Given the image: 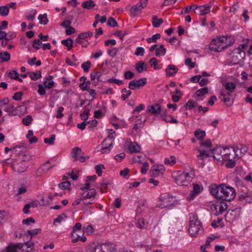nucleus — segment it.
I'll return each instance as SVG.
<instances>
[{"instance_id": "f257e3e1", "label": "nucleus", "mask_w": 252, "mask_h": 252, "mask_svg": "<svg viewBox=\"0 0 252 252\" xmlns=\"http://www.w3.org/2000/svg\"><path fill=\"white\" fill-rule=\"evenodd\" d=\"M188 231L190 236L195 237L203 232V228L200 221L196 214H191L190 217Z\"/></svg>"}, {"instance_id": "f03ea898", "label": "nucleus", "mask_w": 252, "mask_h": 252, "mask_svg": "<svg viewBox=\"0 0 252 252\" xmlns=\"http://www.w3.org/2000/svg\"><path fill=\"white\" fill-rule=\"evenodd\" d=\"M235 196L236 191L233 188L226 185H222V188H220V195L219 196L220 200L230 201L233 200Z\"/></svg>"}, {"instance_id": "7ed1b4c3", "label": "nucleus", "mask_w": 252, "mask_h": 252, "mask_svg": "<svg viewBox=\"0 0 252 252\" xmlns=\"http://www.w3.org/2000/svg\"><path fill=\"white\" fill-rule=\"evenodd\" d=\"M30 159V157L25 152H19L17 155V161H18L17 163L18 172L23 173L27 170L29 167L28 161Z\"/></svg>"}, {"instance_id": "20e7f679", "label": "nucleus", "mask_w": 252, "mask_h": 252, "mask_svg": "<svg viewBox=\"0 0 252 252\" xmlns=\"http://www.w3.org/2000/svg\"><path fill=\"white\" fill-rule=\"evenodd\" d=\"M174 203V199L172 196L168 193L160 194L158 200V207L161 209L172 206Z\"/></svg>"}, {"instance_id": "39448f33", "label": "nucleus", "mask_w": 252, "mask_h": 252, "mask_svg": "<svg viewBox=\"0 0 252 252\" xmlns=\"http://www.w3.org/2000/svg\"><path fill=\"white\" fill-rule=\"evenodd\" d=\"M209 49L216 52H220L225 49L220 36H217L211 41L209 45Z\"/></svg>"}, {"instance_id": "423d86ee", "label": "nucleus", "mask_w": 252, "mask_h": 252, "mask_svg": "<svg viewBox=\"0 0 252 252\" xmlns=\"http://www.w3.org/2000/svg\"><path fill=\"white\" fill-rule=\"evenodd\" d=\"M239 147H224L223 149V160H228L229 158H236L239 156L238 154Z\"/></svg>"}, {"instance_id": "0eeeda50", "label": "nucleus", "mask_w": 252, "mask_h": 252, "mask_svg": "<svg viewBox=\"0 0 252 252\" xmlns=\"http://www.w3.org/2000/svg\"><path fill=\"white\" fill-rule=\"evenodd\" d=\"M191 177L188 173L182 172L175 178V181L177 184L180 186H188L191 182Z\"/></svg>"}, {"instance_id": "6e6552de", "label": "nucleus", "mask_w": 252, "mask_h": 252, "mask_svg": "<svg viewBox=\"0 0 252 252\" xmlns=\"http://www.w3.org/2000/svg\"><path fill=\"white\" fill-rule=\"evenodd\" d=\"M148 0H140L136 4L132 6L130 9V15L132 16H136L141 13V10L147 6Z\"/></svg>"}, {"instance_id": "1a4fd4ad", "label": "nucleus", "mask_w": 252, "mask_h": 252, "mask_svg": "<svg viewBox=\"0 0 252 252\" xmlns=\"http://www.w3.org/2000/svg\"><path fill=\"white\" fill-rule=\"evenodd\" d=\"M82 228V224L80 222L76 223L75 225L73 227L72 231L71 233V237L72 238V243H75L77 242L79 240L83 242H85L87 240L86 237H81L79 234H76V236L75 235L76 232L80 231Z\"/></svg>"}, {"instance_id": "9d476101", "label": "nucleus", "mask_w": 252, "mask_h": 252, "mask_svg": "<svg viewBox=\"0 0 252 252\" xmlns=\"http://www.w3.org/2000/svg\"><path fill=\"white\" fill-rule=\"evenodd\" d=\"M147 78H142L139 80H133L131 81L128 84V88L130 90H135L143 87L147 84Z\"/></svg>"}, {"instance_id": "9b49d317", "label": "nucleus", "mask_w": 252, "mask_h": 252, "mask_svg": "<svg viewBox=\"0 0 252 252\" xmlns=\"http://www.w3.org/2000/svg\"><path fill=\"white\" fill-rule=\"evenodd\" d=\"M165 171L164 166L162 164H156L153 166L150 170L151 176L157 177L163 174Z\"/></svg>"}, {"instance_id": "f8f14e48", "label": "nucleus", "mask_w": 252, "mask_h": 252, "mask_svg": "<svg viewBox=\"0 0 252 252\" xmlns=\"http://www.w3.org/2000/svg\"><path fill=\"white\" fill-rule=\"evenodd\" d=\"M224 148V147L220 146L212 149V154L215 160L220 162L223 161L222 153L223 151Z\"/></svg>"}, {"instance_id": "ddd939ff", "label": "nucleus", "mask_w": 252, "mask_h": 252, "mask_svg": "<svg viewBox=\"0 0 252 252\" xmlns=\"http://www.w3.org/2000/svg\"><path fill=\"white\" fill-rule=\"evenodd\" d=\"M245 56V53L240 48H238L236 51L233 53L232 56V61L233 64H237L240 62Z\"/></svg>"}, {"instance_id": "4468645a", "label": "nucleus", "mask_w": 252, "mask_h": 252, "mask_svg": "<svg viewBox=\"0 0 252 252\" xmlns=\"http://www.w3.org/2000/svg\"><path fill=\"white\" fill-rule=\"evenodd\" d=\"M218 202L215 206V210H216V215L222 214L228 208L227 204L224 202V200H218Z\"/></svg>"}, {"instance_id": "2eb2a0df", "label": "nucleus", "mask_w": 252, "mask_h": 252, "mask_svg": "<svg viewBox=\"0 0 252 252\" xmlns=\"http://www.w3.org/2000/svg\"><path fill=\"white\" fill-rule=\"evenodd\" d=\"M222 185L219 186L215 184H212L209 187V190L211 194L214 196L218 200H220L219 196L220 195V188H222Z\"/></svg>"}, {"instance_id": "dca6fc26", "label": "nucleus", "mask_w": 252, "mask_h": 252, "mask_svg": "<svg viewBox=\"0 0 252 252\" xmlns=\"http://www.w3.org/2000/svg\"><path fill=\"white\" fill-rule=\"evenodd\" d=\"M243 192L240 194L238 196V200L244 203L251 202L252 200L251 193L247 191V189L245 187H243Z\"/></svg>"}, {"instance_id": "f3484780", "label": "nucleus", "mask_w": 252, "mask_h": 252, "mask_svg": "<svg viewBox=\"0 0 252 252\" xmlns=\"http://www.w3.org/2000/svg\"><path fill=\"white\" fill-rule=\"evenodd\" d=\"M220 38L222 40L223 47H224L225 49L231 46L235 41L234 37L231 35L220 36Z\"/></svg>"}, {"instance_id": "a211bd4d", "label": "nucleus", "mask_w": 252, "mask_h": 252, "mask_svg": "<svg viewBox=\"0 0 252 252\" xmlns=\"http://www.w3.org/2000/svg\"><path fill=\"white\" fill-rule=\"evenodd\" d=\"M202 190L200 185L198 184H193V190L190 191L187 199L189 201L193 200L194 197L199 193Z\"/></svg>"}, {"instance_id": "6ab92c4d", "label": "nucleus", "mask_w": 252, "mask_h": 252, "mask_svg": "<svg viewBox=\"0 0 252 252\" xmlns=\"http://www.w3.org/2000/svg\"><path fill=\"white\" fill-rule=\"evenodd\" d=\"M96 195V190L92 188L89 190L84 191L82 194V199H86L94 198Z\"/></svg>"}, {"instance_id": "aec40b11", "label": "nucleus", "mask_w": 252, "mask_h": 252, "mask_svg": "<svg viewBox=\"0 0 252 252\" xmlns=\"http://www.w3.org/2000/svg\"><path fill=\"white\" fill-rule=\"evenodd\" d=\"M148 111L154 115L160 114L161 112V107L158 103H155L149 106Z\"/></svg>"}, {"instance_id": "412c9836", "label": "nucleus", "mask_w": 252, "mask_h": 252, "mask_svg": "<svg viewBox=\"0 0 252 252\" xmlns=\"http://www.w3.org/2000/svg\"><path fill=\"white\" fill-rule=\"evenodd\" d=\"M166 72V76L167 77H170L174 76L176 73L178 71V68L173 64H169L165 69Z\"/></svg>"}, {"instance_id": "4be33fe9", "label": "nucleus", "mask_w": 252, "mask_h": 252, "mask_svg": "<svg viewBox=\"0 0 252 252\" xmlns=\"http://www.w3.org/2000/svg\"><path fill=\"white\" fill-rule=\"evenodd\" d=\"M82 150L80 148L75 147L73 148L71 151V155L73 158V161L76 162L79 158V156L81 154Z\"/></svg>"}, {"instance_id": "5701e85b", "label": "nucleus", "mask_w": 252, "mask_h": 252, "mask_svg": "<svg viewBox=\"0 0 252 252\" xmlns=\"http://www.w3.org/2000/svg\"><path fill=\"white\" fill-rule=\"evenodd\" d=\"M128 150L130 153H137L140 152L141 147L136 142H131L128 145Z\"/></svg>"}, {"instance_id": "b1692460", "label": "nucleus", "mask_w": 252, "mask_h": 252, "mask_svg": "<svg viewBox=\"0 0 252 252\" xmlns=\"http://www.w3.org/2000/svg\"><path fill=\"white\" fill-rule=\"evenodd\" d=\"M231 93H229L228 91H221L220 92V95L219 98L221 99L224 102L227 103L230 102V96L231 95Z\"/></svg>"}, {"instance_id": "393cba45", "label": "nucleus", "mask_w": 252, "mask_h": 252, "mask_svg": "<svg viewBox=\"0 0 252 252\" xmlns=\"http://www.w3.org/2000/svg\"><path fill=\"white\" fill-rule=\"evenodd\" d=\"M101 248V252H115L116 251L112 243L102 244Z\"/></svg>"}, {"instance_id": "a878e982", "label": "nucleus", "mask_w": 252, "mask_h": 252, "mask_svg": "<svg viewBox=\"0 0 252 252\" xmlns=\"http://www.w3.org/2000/svg\"><path fill=\"white\" fill-rule=\"evenodd\" d=\"M166 110H165L161 115V116L163 118L162 119L163 121L170 123L177 124L178 123V121L176 119H175L172 116L166 115Z\"/></svg>"}, {"instance_id": "bb28decb", "label": "nucleus", "mask_w": 252, "mask_h": 252, "mask_svg": "<svg viewBox=\"0 0 252 252\" xmlns=\"http://www.w3.org/2000/svg\"><path fill=\"white\" fill-rule=\"evenodd\" d=\"M111 183L108 180L104 179L101 181L100 185V190L102 193L106 192V189L108 188V185H110Z\"/></svg>"}, {"instance_id": "cd10ccee", "label": "nucleus", "mask_w": 252, "mask_h": 252, "mask_svg": "<svg viewBox=\"0 0 252 252\" xmlns=\"http://www.w3.org/2000/svg\"><path fill=\"white\" fill-rule=\"evenodd\" d=\"M135 68L138 73H142L147 70V64L144 62H139L136 64Z\"/></svg>"}, {"instance_id": "c85d7f7f", "label": "nucleus", "mask_w": 252, "mask_h": 252, "mask_svg": "<svg viewBox=\"0 0 252 252\" xmlns=\"http://www.w3.org/2000/svg\"><path fill=\"white\" fill-rule=\"evenodd\" d=\"M53 77V76L49 75L46 77V80L44 82V85L45 87L47 89H51L54 86V82L52 81Z\"/></svg>"}, {"instance_id": "c756f323", "label": "nucleus", "mask_w": 252, "mask_h": 252, "mask_svg": "<svg viewBox=\"0 0 252 252\" xmlns=\"http://www.w3.org/2000/svg\"><path fill=\"white\" fill-rule=\"evenodd\" d=\"M194 135L196 138L198 139V140L202 141L204 139L206 136V132L205 131L203 130L198 129L194 131Z\"/></svg>"}, {"instance_id": "7c9ffc66", "label": "nucleus", "mask_w": 252, "mask_h": 252, "mask_svg": "<svg viewBox=\"0 0 252 252\" xmlns=\"http://www.w3.org/2000/svg\"><path fill=\"white\" fill-rule=\"evenodd\" d=\"M211 8V7L210 6H200L198 8V11H197V13L201 15L208 14L210 12Z\"/></svg>"}, {"instance_id": "2f4dec72", "label": "nucleus", "mask_w": 252, "mask_h": 252, "mask_svg": "<svg viewBox=\"0 0 252 252\" xmlns=\"http://www.w3.org/2000/svg\"><path fill=\"white\" fill-rule=\"evenodd\" d=\"M166 49L164 48L163 45L161 44L159 46V47L156 49L155 55L157 57H160L161 56H164L166 54Z\"/></svg>"}, {"instance_id": "473e14b6", "label": "nucleus", "mask_w": 252, "mask_h": 252, "mask_svg": "<svg viewBox=\"0 0 252 252\" xmlns=\"http://www.w3.org/2000/svg\"><path fill=\"white\" fill-rule=\"evenodd\" d=\"M95 6V3L93 0H88L84 1L82 3V7L87 9H91Z\"/></svg>"}, {"instance_id": "72a5a7b5", "label": "nucleus", "mask_w": 252, "mask_h": 252, "mask_svg": "<svg viewBox=\"0 0 252 252\" xmlns=\"http://www.w3.org/2000/svg\"><path fill=\"white\" fill-rule=\"evenodd\" d=\"M21 244H17V249H22L24 247H26L27 249H30V251L33 249L34 244L33 242L31 241V240L28 241L27 242H25L24 244H22V246H20Z\"/></svg>"}, {"instance_id": "f704fd0d", "label": "nucleus", "mask_w": 252, "mask_h": 252, "mask_svg": "<svg viewBox=\"0 0 252 252\" xmlns=\"http://www.w3.org/2000/svg\"><path fill=\"white\" fill-rule=\"evenodd\" d=\"M163 20L162 19H158L157 16L155 15L152 17V24L155 28H158L162 23Z\"/></svg>"}, {"instance_id": "c9c22d12", "label": "nucleus", "mask_w": 252, "mask_h": 252, "mask_svg": "<svg viewBox=\"0 0 252 252\" xmlns=\"http://www.w3.org/2000/svg\"><path fill=\"white\" fill-rule=\"evenodd\" d=\"M224 86L227 91L229 93H233L236 88V85L233 82H226Z\"/></svg>"}, {"instance_id": "e433bc0d", "label": "nucleus", "mask_w": 252, "mask_h": 252, "mask_svg": "<svg viewBox=\"0 0 252 252\" xmlns=\"http://www.w3.org/2000/svg\"><path fill=\"white\" fill-rule=\"evenodd\" d=\"M38 19L39 21V23L44 25H47L49 22L46 13L39 14L38 16Z\"/></svg>"}, {"instance_id": "4c0bfd02", "label": "nucleus", "mask_w": 252, "mask_h": 252, "mask_svg": "<svg viewBox=\"0 0 252 252\" xmlns=\"http://www.w3.org/2000/svg\"><path fill=\"white\" fill-rule=\"evenodd\" d=\"M62 44L67 48L68 50H70L73 47V40L70 38H68L66 40H63L61 41Z\"/></svg>"}, {"instance_id": "58836bf2", "label": "nucleus", "mask_w": 252, "mask_h": 252, "mask_svg": "<svg viewBox=\"0 0 252 252\" xmlns=\"http://www.w3.org/2000/svg\"><path fill=\"white\" fill-rule=\"evenodd\" d=\"M28 73L31 79L32 80H37L41 77V72L40 71H38L36 72H29Z\"/></svg>"}, {"instance_id": "ea45409f", "label": "nucleus", "mask_w": 252, "mask_h": 252, "mask_svg": "<svg viewBox=\"0 0 252 252\" xmlns=\"http://www.w3.org/2000/svg\"><path fill=\"white\" fill-rule=\"evenodd\" d=\"M101 75V72L99 71L94 70L91 73V79L92 81H94L96 79L98 81H99V78Z\"/></svg>"}, {"instance_id": "a19ab883", "label": "nucleus", "mask_w": 252, "mask_h": 252, "mask_svg": "<svg viewBox=\"0 0 252 252\" xmlns=\"http://www.w3.org/2000/svg\"><path fill=\"white\" fill-rule=\"evenodd\" d=\"M122 94L121 98L123 100H126L128 97L131 94V91L130 90H126V88H123L122 89Z\"/></svg>"}, {"instance_id": "79ce46f5", "label": "nucleus", "mask_w": 252, "mask_h": 252, "mask_svg": "<svg viewBox=\"0 0 252 252\" xmlns=\"http://www.w3.org/2000/svg\"><path fill=\"white\" fill-rule=\"evenodd\" d=\"M27 111V107L24 104H22L17 107V116H21Z\"/></svg>"}, {"instance_id": "37998d69", "label": "nucleus", "mask_w": 252, "mask_h": 252, "mask_svg": "<svg viewBox=\"0 0 252 252\" xmlns=\"http://www.w3.org/2000/svg\"><path fill=\"white\" fill-rule=\"evenodd\" d=\"M235 158H231L228 160H223L222 161L226 162L225 166L228 168H232L236 165Z\"/></svg>"}, {"instance_id": "c03bdc74", "label": "nucleus", "mask_w": 252, "mask_h": 252, "mask_svg": "<svg viewBox=\"0 0 252 252\" xmlns=\"http://www.w3.org/2000/svg\"><path fill=\"white\" fill-rule=\"evenodd\" d=\"M176 162V158L173 156H171L168 158H165L164 159V163L166 165H173Z\"/></svg>"}, {"instance_id": "a18cd8bd", "label": "nucleus", "mask_w": 252, "mask_h": 252, "mask_svg": "<svg viewBox=\"0 0 252 252\" xmlns=\"http://www.w3.org/2000/svg\"><path fill=\"white\" fill-rule=\"evenodd\" d=\"M10 56L8 52L0 53V62H7L10 60Z\"/></svg>"}, {"instance_id": "49530a36", "label": "nucleus", "mask_w": 252, "mask_h": 252, "mask_svg": "<svg viewBox=\"0 0 252 252\" xmlns=\"http://www.w3.org/2000/svg\"><path fill=\"white\" fill-rule=\"evenodd\" d=\"M37 13V11L34 9H32L30 12L29 14L26 15L27 19L30 21H32L34 18L35 16Z\"/></svg>"}, {"instance_id": "de8ad7c7", "label": "nucleus", "mask_w": 252, "mask_h": 252, "mask_svg": "<svg viewBox=\"0 0 252 252\" xmlns=\"http://www.w3.org/2000/svg\"><path fill=\"white\" fill-rule=\"evenodd\" d=\"M32 116L29 115L22 119V123L24 125L28 126L32 123Z\"/></svg>"}, {"instance_id": "09e8293b", "label": "nucleus", "mask_w": 252, "mask_h": 252, "mask_svg": "<svg viewBox=\"0 0 252 252\" xmlns=\"http://www.w3.org/2000/svg\"><path fill=\"white\" fill-rule=\"evenodd\" d=\"M161 37V35L159 33H156L152 36L151 37L148 38L147 39V41L149 43H151L152 42L156 43L157 40L159 39Z\"/></svg>"}, {"instance_id": "8fccbe9b", "label": "nucleus", "mask_w": 252, "mask_h": 252, "mask_svg": "<svg viewBox=\"0 0 252 252\" xmlns=\"http://www.w3.org/2000/svg\"><path fill=\"white\" fill-rule=\"evenodd\" d=\"M199 154L197 156V157L201 160H203L204 159L210 157V154L206 151L199 150Z\"/></svg>"}, {"instance_id": "3c124183", "label": "nucleus", "mask_w": 252, "mask_h": 252, "mask_svg": "<svg viewBox=\"0 0 252 252\" xmlns=\"http://www.w3.org/2000/svg\"><path fill=\"white\" fill-rule=\"evenodd\" d=\"M9 8L7 6H0V15L2 16H6L9 13Z\"/></svg>"}, {"instance_id": "603ef678", "label": "nucleus", "mask_w": 252, "mask_h": 252, "mask_svg": "<svg viewBox=\"0 0 252 252\" xmlns=\"http://www.w3.org/2000/svg\"><path fill=\"white\" fill-rule=\"evenodd\" d=\"M1 252H16V244H10L3 249Z\"/></svg>"}, {"instance_id": "864d4df0", "label": "nucleus", "mask_w": 252, "mask_h": 252, "mask_svg": "<svg viewBox=\"0 0 252 252\" xmlns=\"http://www.w3.org/2000/svg\"><path fill=\"white\" fill-rule=\"evenodd\" d=\"M91 62L89 61H88L82 64L81 67L84 72H88L89 70V69L91 67Z\"/></svg>"}, {"instance_id": "5fc2aeb1", "label": "nucleus", "mask_w": 252, "mask_h": 252, "mask_svg": "<svg viewBox=\"0 0 252 252\" xmlns=\"http://www.w3.org/2000/svg\"><path fill=\"white\" fill-rule=\"evenodd\" d=\"M49 164V162H46L45 163L43 164L40 168L38 169L37 172L42 173V172H45L48 171L50 168Z\"/></svg>"}, {"instance_id": "6e6d98bb", "label": "nucleus", "mask_w": 252, "mask_h": 252, "mask_svg": "<svg viewBox=\"0 0 252 252\" xmlns=\"http://www.w3.org/2000/svg\"><path fill=\"white\" fill-rule=\"evenodd\" d=\"M41 231V229L40 228H36L32 230H28L26 233H27V235H30L31 238L30 240H31L32 238L33 235H35L38 234H39Z\"/></svg>"}, {"instance_id": "4d7b16f0", "label": "nucleus", "mask_w": 252, "mask_h": 252, "mask_svg": "<svg viewBox=\"0 0 252 252\" xmlns=\"http://www.w3.org/2000/svg\"><path fill=\"white\" fill-rule=\"evenodd\" d=\"M65 218H66V216L64 213H62L58 216L57 218L54 220V225H56V223H60Z\"/></svg>"}, {"instance_id": "13d9d810", "label": "nucleus", "mask_w": 252, "mask_h": 252, "mask_svg": "<svg viewBox=\"0 0 252 252\" xmlns=\"http://www.w3.org/2000/svg\"><path fill=\"white\" fill-rule=\"evenodd\" d=\"M238 147H239L238 151H240V155H239V156L241 157L247 152L248 149L246 146L242 144H240L239 146Z\"/></svg>"}, {"instance_id": "bf43d9fd", "label": "nucleus", "mask_w": 252, "mask_h": 252, "mask_svg": "<svg viewBox=\"0 0 252 252\" xmlns=\"http://www.w3.org/2000/svg\"><path fill=\"white\" fill-rule=\"evenodd\" d=\"M105 168V166L103 164H100L99 165H95V169L96 172L98 176H100L102 174V169Z\"/></svg>"}, {"instance_id": "052dcab7", "label": "nucleus", "mask_w": 252, "mask_h": 252, "mask_svg": "<svg viewBox=\"0 0 252 252\" xmlns=\"http://www.w3.org/2000/svg\"><path fill=\"white\" fill-rule=\"evenodd\" d=\"M208 89L207 87H204L202 89L198 90L196 92V94L198 96H202L205 94L208 93Z\"/></svg>"}, {"instance_id": "680f3d73", "label": "nucleus", "mask_w": 252, "mask_h": 252, "mask_svg": "<svg viewBox=\"0 0 252 252\" xmlns=\"http://www.w3.org/2000/svg\"><path fill=\"white\" fill-rule=\"evenodd\" d=\"M101 244L94 245L89 248V252H101Z\"/></svg>"}, {"instance_id": "e2e57ef3", "label": "nucleus", "mask_w": 252, "mask_h": 252, "mask_svg": "<svg viewBox=\"0 0 252 252\" xmlns=\"http://www.w3.org/2000/svg\"><path fill=\"white\" fill-rule=\"evenodd\" d=\"M107 25L112 27H116L118 26V23L115 18L110 17L108 20Z\"/></svg>"}, {"instance_id": "0e129e2a", "label": "nucleus", "mask_w": 252, "mask_h": 252, "mask_svg": "<svg viewBox=\"0 0 252 252\" xmlns=\"http://www.w3.org/2000/svg\"><path fill=\"white\" fill-rule=\"evenodd\" d=\"M42 45V42L39 39H36L33 41L32 47L36 50L39 49Z\"/></svg>"}, {"instance_id": "69168bd1", "label": "nucleus", "mask_w": 252, "mask_h": 252, "mask_svg": "<svg viewBox=\"0 0 252 252\" xmlns=\"http://www.w3.org/2000/svg\"><path fill=\"white\" fill-rule=\"evenodd\" d=\"M89 113V109H85L84 110L83 113L80 114L81 119L83 121H87L88 119Z\"/></svg>"}, {"instance_id": "338daca9", "label": "nucleus", "mask_w": 252, "mask_h": 252, "mask_svg": "<svg viewBox=\"0 0 252 252\" xmlns=\"http://www.w3.org/2000/svg\"><path fill=\"white\" fill-rule=\"evenodd\" d=\"M70 185L71 184L69 181H65L59 184V187L62 189H69V187L70 186Z\"/></svg>"}, {"instance_id": "774afa93", "label": "nucleus", "mask_w": 252, "mask_h": 252, "mask_svg": "<svg viewBox=\"0 0 252 252\" xmlns=\"http://www.w3.org/2000/svg\"><path fill=\"white\" fill-rule=\"evenodd\" d=\"M118 52V49L117 48H113L111 49H108L107 50L108 54L111 57H115Z\"/></svg>"}]
</instances>
